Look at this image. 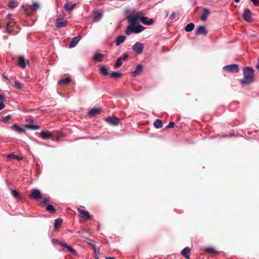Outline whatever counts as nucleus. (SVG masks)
Here are the masks:
<instances>
[{
	"instance_id": "nucleus-1",
	"label": "nucleus",
	"mask_w": 259,
	"mask_h": 259,
	"mask_svg": "<svg viewBox=\"0 0 259 259\" xmlns=\"http://www.w3.org/2000/svg\"><path fill=\"white\" fill-rule=\"evenodd\" d=\"M126 19L130 23V25H135L138 20H140L144 25H151L153 23L152 19H148V17L143 16L142 12L131 14L127 16Z\"/></svg>"
},
{
	"instance_id": "nucleus-2",
	"label": "nucleus",
	"mask_w": 259,
	"mask_h": 259,
	"mask_svg": "<svg viewBox=\"0 0 259 259\" xmlns=\"http://www.w3.org/2000/svg\"><path fill=\"white\" fill-rule=\"evenodd\" d=\"M244 77L240 79V82L243 85H247L250 83L253 80L254 70L251 67H244L243 68Z\"/></svg>"
},
{
	"instance_id": "nucleus-3",
	"label": "nucleus",
	"mask_w": 259,
	"mask_h": 259,
	"mask_svg": "<svg viewBox=\"0 0 259 259\" xmlns=\"http://www.w3.org/2000/svg\"><path fill=\"white\" fill-rule=\"evenodd\" d=\"M144 27L141 25H129L126 30L125 34L127 35H131L132 33H139L144 29Z\"/></svg>"
},
{
	"instance_id": "nucleus-4",
	"label": "nucleus",
	"mask_w": 259,
	"mask_h": 259,
	"mask_svg": "<svg viewBox=\"0 0 259 259\" xmlns=\"http://www.w3.org/2000/svg\"><path fill=\"white\" fill-rule=\"evenodd\" d=\"M144 45L142 43L136 42L132 47V50L136 55H139L142 53Z\"/></svg>"
},
{
	"instance_id": "nucleus-5",
	"label": "nucleus",
	"mask_w": 259,
	"mask_h": 259,
	"mask_svg": "<svg viewBox=\"0 0 259 259\" xmlns=\"http://www.w3.org/2000/svg\"><path fill=\"white\" fill-rule=\"evenodd\" d=\"M223 69L230 72H238L239 71V66L237 64L228 65L225 66Z\"/></svg>"
},
{
	"instance_id": "nucleus-6",
	"label": "nucleus",
	"mask_w": 259,
	"mask_h": 259,
	"mask_svg": "<svg viewBox=\"0 0 259 259\" xmlns=\"http://www.w3.org/2000/svg\"><path fill=\"white\" fill-rule=\"evenodd\" d=\"M207 30L205 26L201 25L196 28L195 34L196 35H203L205 36L207 34Z\"/></svg>"
},
{
	"instance_id": "nucleus-7",
	"label": "nucleus",
	"mask_w": 259,
	"mask_h": 259,
	"mask_svg": "<svg viewBox=\"0 0 259 259\" xmlns=\"http://www.w3.org/2000/svg\"><path fill=\"white\" fill-rule=\"evenodd\" d=\"M30 197L35 200H39L41 198V193L38 189H34L32 190Z\"/></svg>"
},
{
	"instance_id": "nucleus-8",
	"label": "nucleus",
	"mask_w": 259,
	"mask_h": 259,
	"mask_svg": "<svg viewBox=\"0 0 259 259\" xmlns=\"http://www.w3.org/2000/svg\"><path fill=\"white\" fill-rule=\"evenodd\" d=\"M106 121L112 125H117L119 124V119L116 117L109 116L105 119Z\"/></svg>"
},
{
	"instance_id": "nucleus-9",
	"label": "nucleus",
	"mask_w": 259,
	"mask_h": 259,
	"mask_svg": "<svg viewBox=\"0 0 259 259\" xmlns=\"http://www.w3.org/2000/svg\"><path fill=\"white\" fill-rule=\"evenodd\" d=\"M68 22L63 18H59L56 19V27L60 28L64 27L67 25Z\"/></svg>"
},
{
	"instance_id": "nucleus-10",
	"label": "nucleus",
	"mask_w": 259,
	"mask_h": 259,
	"mask_svg": "<svg viewBox=\"0 0 259 259\" xmlns=\"http://www.w3.org/2000/svg\"><path fill=\"white\" fill-rule=\"evenodd\" d=\"M128 54H125L123 55L122 57H118L115 62V63L114 65L115 67L116 68H119V67H120L122 65L121 61L123 60H126L128 58Z\"/></svg>"
},
{
	"instance_id": "nucleus-11",
	"label": "nucleus",
	"mask_w": 259,
	"mask_h": 259,
	"mask_svg": "<svg viewBox=\"0 0 259 259\" xmlns=\"http://www.w3.org/2000/svg\"><path fill=\"white\" fill-rule=\"evenodd\" d=\"M210 13V12L207 8H203L202 14L200 17V20L202 21H205Z\"/></svg>"
},
{
	"instance_id": "nucleus-12",
	"label": "nucleus",
	"mask_w": 259,
	"mask_h": 259,
	"mask_svg": "<svg viewBox=\"0 0 259 259\" xmlns=\"http://www.w3.org/2000/svg\"><path fill=\"white\" fill-rule=\"evenodd\" d=\"M251 11L249 9H245L243 14V19L245 21L250 22L251 20Z\"/></svg>"
},
{
	"instance_id": "nucleus-13",
	"label": "nucleus",
	"mask_w": 259,
	"mask_h": 259,
	"mask_svg": "<svg viewBox=\"0 0 259 259\" xmlns=\"http://www.w3.org/2000/svg\"><path fill=\"white\" fill-rule=\"evenodd\" d=\"M142 70H143V65L141 64H138L137 66L136 69L132 72V74L133 76L136 77L138 75H140L142 73Z\"/></svg>"
},
{
	"instance_id": "nucleus-14",
	"label": "nucleus",
	"mask_w": 259,
	"mask_h": 259,
	"mask_svg": "<svg viewBox=\"0 0 259 259\" xmlns=\"http://www.w3.org/2000/svg\"><path fill=\"white\" fill-rule=\"evenodd\" d=\"M80 39L81 36L80 35H78L77 36L73 37L69 43V48H72L75 47L77 45V43L78 42Z\"/></svg>"
},
{
	"instance_id": "nucleus-15",
	"label": "nucleus",
	"mask_w": 259,
	"mask_h": 259,
	"mask_svg": "<svg viewBox=\"0 0 259 259\" xmlns=\"http://www.w3.org/2000/svg\"><path fill=\"white\" fill-rule=\"evenodd\" d=\"M18 64L22 68H25L26 64H29V61L25 60L23 56H20L18 58Z\"/></svg>"
},
{
	"instance_id": "nucleus-16",
	"label": "nucleus",
	"mask_w": 259,
	"mask_h": 259,
	"mask_svg": "<svg viewBox=\"0 0 259 259\" xmlns=\"http://www.w3.org/2000/svg\"><path fill=\"white\" fill-rule=\"evenodd\" d=\"M78 211L81 215V217L83 218H84L87 220L91 219V216L89 213V212L85 210H83L80 209V208H78Z\"/></svg>"
},
{
	"instance_id": "nucleus-17",
	"label": "nucleus",
	"mask_w": 259,
	"mask_h": 259,
	"mask_svg": "<svg viewBox=\"0 0 259 259\" xmlns=\"http://www.w3.org/2000/svg\"><path fill=\"white\" fill-rule=\"evenodd\" d=\"M11 127L19 134H23L26 132L24 128L19 126L17 124H13Z\"/></svg>"
},
{
	"instance_id": "nucleus-18",
	"label": "nucleus",
	"mask_w": 259,
	"mask_h": 259,
	"mask_svg": "<svg viewBox=\"0 0 259 259\" xmlns=\"http://www.w3.org/2000/svg\"><path fill=\"white\" fill-rule=\"evenodd\" d=\"M182 255L186 259L190 258V248L187 246L185 247L181 252Z\"/></svg>"
},
{
	"instance_id": "nucleus-19",
	"label": "nucleus",
	"mask_w": 259,
	"mask_h": 259,
	"mask_svg": "<svg viewBox=\"0 0 259 259\" xmlns=\"http://www.w3.org/2000/svg\"><path fill=\"white\" fill-rule=\"evenodd\" d=\"M126 36L124 35H120L116 37L115 40V42L116 46H119L122 44L125 40Z\"/></svg>"
},
{
	"instance_id": "nucleus-20",
	"label": "nucleus",
	"mask_w": 259,
	"mask_h": 259,
	"mask_svg": "<svg viewBox=\"0 0 259 259\" xmlns=\"http://www.w3.org/2000/svg\"><path fill=\"white\" fill-rule=\"evenodd\" d=\"M93 21L95 22H98L102 17V13L100 11H96L93 14Z\"/></svg>"
},
{
	"instance_id": "nucleus-21",
	"label": "nucleus",
	"mask_w": 259,
	"mask_h": 259,
	"mask_svg": "<svg viewBox=\"0 0 259 259\" xmlns=\"http://www.w3.org/2000/svg\"><path fill=\"white\" fill-rule=\"evenodd\" d=\"M100 110H101L99 108H93L89 111L88 114L90 116H94L99 114L100 112Z\"/></svg>"
},
{
	"instance_id": "nucleus-22",
	"label": "nucleus",
	"mask_w": 259,
	"mask_h": 259,
	"mask_svg": "<svg viewBox=\"0 0 259 259\" xmlns=\"http://www.w3.org/2000/svg\"><path fill=\"white\" fill-rule=\"evenodd\" d=\"M55 241L58 242L61 246H62L64 248H66L68 249V250L70 252L74 253L75 252V250L73 248L68 246L66 243H64L58 240H55Z\"/></svg>"
},
{
	"instance_id": "nucleus-23",
	"label": "nucleus",
	"mask_w": 259,
	"mask_h": 259,
	"mask_svg": "<svg viewBox=\"0 0 259 259\" xmlns=\"http://www.w3.org/2000/svg\"><path fill=\"white\" fill-rule=\"evenodd\" d=\"M40 134L41 138L44 140H48L51 137V134L49 132L42 131Z\"/></svg>"
},
{
	"instance_id": "nucleus-24",
	"label": "nucleus",
	"mask_w": 259,
	"mask_h": 259,
	"mask_svg": "<svg viewBox=\"0 0 259 259\" xmlns=\"http://www.w3.org/2000/svg\"><path fill=\"white\" fill-rule=\"evenodd\" d=\"M7 158L8 159H17L18 161H20V160H22V159H23L22 156L15 155L13 153H10V154H8L7 156Z\"/></svg>"
},
{
	"instance_id": "nucleus-25",
	"label": "nucleus",
	"mask_w": 259,
	"mask_h": 259,
	"mask_svg": "<svg viewBox=\"0 0 259 259\" xmlns=\"http://www.w3.org/2000/svg\"><path fill=\"white\" fill-rule=\"evenodd\" d=\"M103 55L100 53H97L95 54L93 57V60L97 61L99 62H101L103 61Z\"/></svg>"
},
{
	"instance_id": "nucleus-26",
	"label": "nucleus",
	"mask_w": 259,
	"mask_h": 259,
	"mask_svg": "<svg viewBox=\"0 0 259 259\" xmlns=\"http://www.w3.org/2000/svg\"><path fill=\"white\" fill-rule=\"evenodd\" d=\"M75 4H69L67 2L64 5L65 9L68 11L70 12L75 8Z\"/></svg>"
},
{
	"instance_id": "nucleus-27",
	"label": "nucleus",
	"mask_w": 259,
	"mask_h": 259,
	"mask_svg": "<svg viewBox=\"0 0 259 259\" xmlns=\"http://www.w3.org/2000/svg\"><path fill=\"white\" fill-rule=\"evenodd\" d=\"M195 27V25L193 23H190L186 25V26L185 27V30L186 32H190Z\"/></svg>"
},
{
	"instance_id": "nucleus-28",
	"label": "nucleus",
	"mask_w": 259,
	"mask_h": 259,
	"mask_svg": "<svg viewBox=\"0 0 259 259\" xmlns=\"http://www.w3.org/2000/svg\"><path fill=\"white\" fill-rule=\"evenodd\" d=\"M25 127L28 129L36 130L40 128V126L38 125H34L31 124H26Z\"/></svg>"
},
{
	"instance_id": "nucleus-29",
	"label": "nucleus",
	"mask_w": 259,
	"mask_h": 259,
	"mask_svg": "<svg viewBox=\"0 0 259 259\" xmlns=\"http://www.w3.org/2000/svg\"><path fill=\"white\" fill-rule=\"evenodd\" d=\"M100 72L101 74L104 76H106L108 74V69L104 66H102L100 68Z\"/></svg>"
},
{
	"instance_id": "nucleus-30",
	"label": "nucleus",
	"mask_w": 259,
	"mask_h": 259,
	"mask_svg": "<svg viewBox=\"0 0 259 259\" xmlns=\"http://www.w3.org/2000/svg\"><path fill=\"white\" fill-rule=\"evenodd\" d=\"M154 125L157 128L161 127L163 125L162 121L161 119H157L154 122Z\"/></svg>"
},
{
	"instance_id": "nucleus-31",
	"label": "nucleus",
	"mask_w": 259,
	"mask_h": 259,
	"mask_svg": "<svg viewBox=\"0 0 259 259\" xmlns=\"http://www.w3.org/2000/svg\"><path fill=\"white\" fill-rule=\"evenodd\" d=\"M62 223V219H60V218L57 219L55 221L54 226V228L58 229V228H59L61 226Z\"/></svg>"
},
{
	"instance_id": "nucleus-32",
	"label": "nucleus",
	"mask_w": 259,
	"mask_h": 259,
	"mask_svg": "<svg viewBox=\"0 0 259 259\" xmlns=\"http://www.w3.org/2000/svg\"><path fill=\"white\" fill-rule=\"evenodd\" d=\"M47 211L51 213H54L56 212V209L54 206L51 204H49L46 207Z\"/></svg>"
},
{
	"instance_id": "nucleus-33",
	"label": "nucleus",
	"mask_w": 259,
	"mask_h": 259,
	"mask_svg": "<svg viewBox=\"0 0 259 259\" xmlns=\"http://www.w3.org/2000/svg\"><path fill=\"white\" fill-rule=\"evenodd\" d=\"M121 75V73L117 72V71H113L110 74V76L112 78H118Z\"/></svg>"
},
{
	"instance_id": "nucleus-34",
	"label": "nucleus",
	"mask_w": 259,
	"mask_h": 259,
	"mask_svg": "<svg viewBox=\"0 0 259 259\" xmlns=\"http://www.w3.org/2000/svg\"><path fill=\"white\" fill-rule=\"evenodd\" d=\"M18 3L17 2L13 1H10L8 4L9 7L11 9L15 8L18 6Z\"/></svg>"
},
{
	"instance_id": "nucleus-35",
	"label": "nucleus",
	"mask_w": 259,
	"mask_h": 259,
	"mask_svg": "<svg viewBox=\"0 0 259 259\" xmlns=\"http://www.w3.org/2000/svg\"><path fill=\"white\" fill-rule=\"evenodd\" d=\"M70 81V79L69 77H66L64 79H60L58 81L59 83H64L65 84L68 83Z\"/></svg>"
},
{
	"instance_id": "nucleus-36",
	"label": "nucleus",
	"mask_w": 259,
	"mask_h": 259,
	"mask_svg": "<svg viewBox=\"0 0 259 259\" xmlns=\"http://www.w3.org/2000/svg\"><path fill=\"white\" fill-rule=\"evenodd\" d=\"M205 251L208 253H215L216 251L212 247H207L205 248Z\"/></svg>"
},
{
	"instance_id": "nucleus-37",
	"label": "nucleus",
	"mask_w": 259,
	"mask_h": 259,
	"mask_svg": "<svg viewBox=\"0 0 259 259\" xmlns=\"http://www.w3.org/2000/svg\"><path fill=\"white\" fill-rule=\"evenodd\" d=\"M11 118L10 115H8L6 116H4L2 117V121L4 122H7Z\"/></svg>"
},
{
	"instance_id": "nucleus-38",
	"label": "nucleus",
	"mask_w": 259,
	"mask_h": 259,
	"mask_svg": "<svg viewBox=\"0 0 259 259\" xmlns=\"http://www.w3.org/2000/svg\"><path fill=\"white\" fill-rule=\"evenodd\" d=\"M12 195L16 198H18L19 196V193L15 190H12Z\"/></svg>"
},
{
	"instance_id": "nucleus-39",
	"label": "nucleus",
	"mask_w": 259,
	"mask_h": 259,
	"mask_svg": "<svg viewBox=\"0 0 259 259\" xmlns=\"http://www.w3.org/2000/svg\"><path fill=\"white\" fill-rule=\"evenodd\" d=\"M15 84L16 88L18 89H21V84L17 80L15 81Z\"/></svg>"
},
{
	"instance_id": "nucleus-40",
	"label": "nucleus",
	"mask_w": 259,
	"mask_h": 259,
	"mask_svg": "<svg viewBox=\"0 0 259 259\" xmlns=\"http://www.w3.org/2000/svg\"><path fill=\"white\" fill-rule=\"evenodd\" d=\"M175 123L174 122H169L168 124L166 126V128H168L170 127H172L175 126Z\"/></svg>"
},
{
	"instance_id": "nucleus-41",
	"label": "nucleus",
	"mask_w": 259,
	"mask_h": 259,
	"mask_svg": "<svg viewBox=\"0 0 259 259\" xmlns=\"http://www.w3.org/2000/svg\"><path fill=\"white\" fill-rule=\"evenodd\" d=\"M31 7H32V8H33L34 9L36 10V9H38V8H39V4H37V3H34L32 5Z\"/></svg>"
},
{
	"instance_id": "nucleus-42",
	"label": "nucleus",
	"mask_w": 259,
	"mask_h": 259,
	"mask_svg": "<svg viewBox=\"0 0 259 259\" xmlns=\"http://www.w3.org/2000/svg\"><path fill=\"white\" fill-rule=\"evenodd\" d=\"M255 6H259V0H250Z\"/></svg>"
},
{
	"instance_id": "nucleus-43",
	"label": "nucleus",
	"mask_w": 259,
	"mask_h": 259,
	"mask_svg": "<svg viewBox=\"0 0 259 259\" xmlns=\"http://www.w3.org/2000/svg\"><path fill=\"white\" fill-rule=\"evenodd\" d=\"M50 197H46L44 198L43 200L42 201V203L44 204H47L50 201Z\"/></svg>"
},
{
	"instance_id": "nucleus-44",
	"label": "nucleus",
	"mask_w": 259,
	"mask_h": 259,
	"mask_svg": "<svg viewBox=\"0 0 259 259\" xmlns=\"http://www.w3.org/2000/svg\"><path fill=\"white\" fill-rule=\"evenodd\" d=\"M26 121L30 123H32L34 122V119L32 117H28L26 118Z\"/></svg>"
},
{
	"instance_id": "nucleus-45",
	"label": "nucleus",
	"mask_w": 259,
	"mask_h": 259,
	"mask_svg": "<svg viewBox=\"0 0 259 259\" xmlns=\"http://www.w3.org/2000/svg\"><path fill=\"white\" fill-rule=\"evenodd\" d=\"M176 18V13L175 12H173L169 16V18L171 20L175 19Z\"/></svg>"
},
{
	"instance_id": "nucleus-46",
	"label": "nucleus",
	"mask_w": 259,
	"mask_h": 259,
	"mask_svg": "<svg viewBox=\"0 0 259 259\" xmlns=\"http://www.w3.org/2000/svg\"><path fill=\"white\" fill-rule=\"evenodd\" d=\"M34 141H35V142L36 143H37V144H38L39 145H46V146H49L48 145H46L45 143L39 142V141H37L36 140H34Z\"/></svg>"
},
{
	"instance_id": "nucleus-47",
	"label": "nucleus",
	"mask_w": 259,
	"mask_h": 259,
	"mask_svg": "<svg viewBox=\"0 0 259 259\" xmlns=\"http://www.w3.org/2000/svg\"><path fill=\"white\" fill-rule=\"evenodd\" d=\"M5 107V105L2 102L0 103V110H2Z\"/></svg>"
},
{
	"instance_id": "nucleus-48",
	"label": "nucleus",
	"mask_w": 259,
	"mask_h": 259,
	"mask_svg": "<svg viewBox=\"0 0 259 259\" xmlns=\"http://www.w3.org/2000/svg\"><path fill=\"white\" fill-rule=\"evenodd\" d=\"M5 100V97L4 95H0V101H3Z\"/></svg>"
},
{
	"instance_id": "nucleus-49",
	"label": "nucleus",
	"mask_w": 259,
	"mask_h": 259,
	"mask_svg": "<svg viewBox=\"0 0 259 259\" xmlns=\"http://www.w3.org/2000/svg\"><path fill=\"white\" fill-rule=\"evenodd\" d=\"M256 68L259 70V58L257 59V64L256 65Z\"/></svg>"
},
{
	"instance_id": "nucleus-50",
	"label": "nucleus",
	"mask_w": 259,
	"mask_h": 259,
	"mask_svg": "<svg viewBox=\"0 0 259 259\" xmlns=\"http://www.w3.org/2000/svg\"><path fill=\"white\" fill-rule=\"evenodd\" d=\"M6 32H7V33H9V34H10V33H11L12 30H11V29H10V28H7V29H6Z\"/></svg>"
},
{
	"instance_id": "nucleus-51",
	"label": "nucleus",
	"mask_w": 259,
	"mask_h": 259,
	"mask_svg": "<svg viewBox=\"0 0 259 259\" xmlns=\"http://www.w3.org/2000/svg\"><path fill=\"white\" fill-rule=\"evenodd\" d=\"M106 259H115V257H106Z\"/></svg>"
},
{
	"instance_id": "nucleus-52",
	"label": "nucleus",
	"mask_w": 259,
	"mask_h": 259,
	"mask_svg": "<svg viewBox=\"0 0 259 259\" xmlns=\"http://www.w3.org/2000/svg\"><path fill=\"white\" fill-rule=\"evenodd\" d=\"M256 35L255 34H252L250 35L251 37H256Z\"/></svg>"
},
{
	"instance_id": "nucleus-53",
	"label": "nucleus",
	"mask_w": 259,
	"mask_h": 259,
	"mask_svg": "<svg viewBox=\"0 0 259 259\" xmlns=\"http://www.w3.org/2000/svg\"><path fill=\"white\" fill-rule=\"evenodd\" d=\"M165 13H166V16H167L169 14V11H168V10L165 11Z\"/></svg>"
},
{
	"instance_id": "nucleus-54",
	"label": "nucleus",
	"mask_w": 259,
	"mask_h": 259,
	"mask_svg": "<svg viewBox=\"0 0 259 259\" xmlns=\"http://www.w3.org/2000/svg\"><path fill=\"white\" fill-rule=\"evenodd\" d=\"M235 3H239L240 2V0H234Z\"/></svg>"
},
{
	"instance_id": "nucleus-55",
	"label": "nucleus",
	"mask_w": 259,
	"mask_h": 259,
	"mask_svg": "<svg viewBox=\"0 0 259 259\" xmlns=\"http://www.w3.org/2000/svg\"><path fill=\"white\" fill-rule=\"evenodd\" d=\"M5 78H6L7 80H9L8 77L6 76H4Z\"/></svg>"
},
{
	"instance_id": "nucleus-56",
	"label": "nucleus",
	"mask_w": 259,
	"mask_h": 259,
	"mask_svg": "<svg viewBox=\"0 0 259 259\" xmlns=\"http://www.w3.org/2000/svg\"><path fill=\"white\" fill-rule=\"evenodd\" d=\"M80 207H84L83 206H80Z\"/></svg>"
}]
</instances>
